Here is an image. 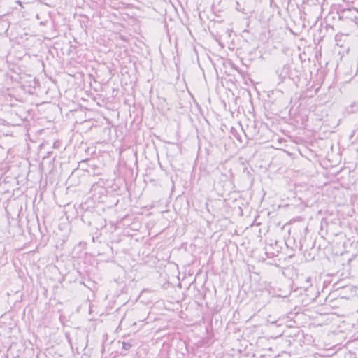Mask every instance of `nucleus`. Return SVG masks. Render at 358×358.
<instances>
[{"label": "nucleus", "instance_id": "nucleus-1", "mask_svg": "<svg viewBox=\"0 0 358 358\" xmlns=\"http://www.w3.org/2000/svg\"><path fill=\"white\" fill-rule=\"evenodd\" d=\"M289 67L287 65H284L283 67L282 68V69L280 70H277V73L279 75L280 78H282V79H285V78H287L288 76H289Z\"/></svg>", "mask_w": 358, "mask_h": 358}, {"label": "nucleus", "instance_id": "nucleus-2", "mask_svg": "<svg viewBox=\"0 0 358 358\" xmlns=\"http://www.w3.org/2000/svg\"><path fill=\"white\" fill-rule=\"evenodd\" d=\"M131 344H130L129 343H127V342H122V349H124V350H130V348H131Z\"/></svg>", "mask_w": 358, "mask_h": 358}, {"label": "nucleus", "instance_id": "nucleus-3", "mask_svg": "<svg viewBox=\"0 0 358 358\" xmlns=\"http://www.w3.org/2000/svg\"><path fill=\"white\" fill-rule=\"evenodd\" d=\"M306 282L307 283V287H304L305 289H306L308 286L311 285V278L310 277L306 278Z\"/></svg>", "mask_w": 358, "mask_h": 358}, {"label": "nucleus", "instance_id": "nucleus-4", "mask_svg": "<svg viewBox=\"0 0 358 358\" xmlns=\"http://www.w3.org/2000/svg\"><path fill=\"white\" fill-rule=\"evenodd\" d=\"M16 3H17V4H19L20 6H22V2H21L20 1H19V0L16 1Z\"/></svg>", "mask_w": 358, "mask_h": 358}]
</instances>
